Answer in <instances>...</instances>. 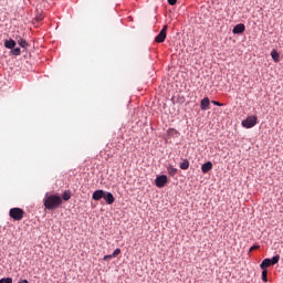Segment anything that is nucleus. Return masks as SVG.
Listing matches in <instances>:
<instances>
[{
	"label": "nucleus",
	"instance_id": "obj_1",
	"mask_svg": "<svg viewBox=\"0 0 283 283\" xmlns=\"http://www.w3.org/2000/svg\"><path fill=\"white\" fill-rule=\"evenodd\" d=\"M44 209L49 211H54V209H59L63 205V198L57 195H46L44 200Z\"/></svg>",
	"mask_w": 283,
	"mask_h": 283
},
{
	"label": "nucleus",
	"instance_id": "obj_2",
	"mask_svg": "<svg viewBox=\"0 0 283 283\" xmlns=\"http://www.w3.org/2000/svg\"><path fill=\"white\" fill-rule=\"evenodd\" d=\"M24 213L25 212L21 208H12L9 211L10 218H12V220H15V222H21V220H23Z\"/></svg>",
	"mask_w": 283,
	"mask_h": 283
},
{
	"label": "nucleus",
	"instance_id": "obj_3",
	"mask_svg": "<svg viewBox=\"0 0 283 283\" xmlns=\"http://www.w3.org/2000/svg\"><path fill=\"white\" fill-rule=\"evenodd\" d=\"M277 262H280V255H275L272 259H264L260 264V268L262 271H266L269 266H274V264H277Z\"/></svg>",
	"mask_w": 283,
	"mask_h": 283
},
{
	"label": "nucleus",
	"instance_id": "obj_4",
	"mask_svg": "<svg viewBox=\"0 0 283 283\" xmlns=\"http://www.w3.org/2000/svg\"><path fill=\"white\" fill-rule=\"evenodd\" d=\"M242 127H245V129H251V127H255L258 125V116L252 115L247 117V119H243L241 123Z\"/></svg>",
	"mask_w": 283,
	"mask_h": 283
},
{
	"label": "nucleus",
	"instance_id": "obj_5",
	"mask_svg": "<svg viewBox=\"0 0 283 283\" xmlns=\"http://www.w3.org/2000/svg\"><path fill=\"white\" fill-rule=\"evenodd\" d=\"M165 39H167V25H164L161 31L155 38L156 43H165Z\"/></svg>",
	"mask_w": 283,
	"mask_h": 283
},
{
	"label": "nucleus",
	"instance_id": "obj_6",
	"mask_svg": "<svg viewBox=\"0 0 283 283\" xmlns=\"http://www.w3.org/2000/svg\"><path fill=\"white\" fill-rule=\"evenodd\" d=\"M155 185L159 189H163V187H165L167 185V175H161V176L157 177L155 180Z\"/></svg>",
	"mask_w": 283,
	"mask_h": 283
},
{
	"label": "nucleus",
	"instance_id": "obj_7",
	"mask_svg": "<svg viewBox=\"0 0 283 283\" xmlns=\"http://www.w3.org/2000/svg\"><path fill=\"white\" fill-rule=\"evenodd\" d=\"M104 200L106 205H114V202H116V198L114 197V195L107 191L104 192Z\"/></svg>",
	"mask_w": 283,
	"mask_h": 283
},
{
	"label": "nucleus",
	"instance_id": "obj_8",
	"mask_svg": "<svg viewBox=\"0 0 283 283\" xmlns=\"http://www.w3.org/2000/svg\"><path fill=\"white\" fill-rule=\"evenodd\" d=\"M211 101H209V97H205L201 99L200 107L202 112H207V109H210L211 107Z\"/></svg>",
	"mask_w": 283,
	"mask_h": 283
},
{
	"label": "nucleus",
	"instance_id": "obj_9",
	"mask_svg": "<svg viewBox=\"0 0 283 283\" xmlns=\"http://www.w3.org/2000/svg\"><path fill=\"white\" fill-rule=\"evenodd\" d=\"M244 30H247V27H245L244 24L240 23V24H237V25L233 28L232 32H233L234 34H242V33H244Z\"/></svg>",
	"mask_w": 283,
	"mask_h": 283
},
{
	"label": "nucleus",
	"instance_id": "obj_10",
	"mask_svg": "<svg viewBox=\"0 0 283 283\" xmlns=\"http://www.w3.org/2000/svg\"><path fill=\"white\" fill-rule=\"evenodd\" d=\"M213 169V164L211 161H208L201 166L202 174H209Z\"/></svg>",
	"mask_w": 283,
	"mask_h": 283
},
{
	"label": "nucleus",
	"instance_id": "obj_11",
	"mask_svg": "<svg viewBox=\"0 0 283 283\" xmlns=\"http://www.w3.org/2000/svg\"><path fill=\"white\" fill-rule=\"evenodd\" d=\"M104 197H105V190H95L92 196L93 200H96V201L101 200Z\"/></svg>",
	"mask_w": 283,
	"mask_h": 283
},
{
	"label": "nucleus",
	"instance_id": "obj_12",
	"mask_svg": "<svg viewBox=\"0 0 283 283\" xmlns=\"http://www.w3.org/2000/svg\"><path fill=\"white\" fill-rule=\"evenodd\" d=\"M4 48H7V50H14V48H17V42L12 39L6 40Z\"/></svg>",
	"mask_w": 283,
	"mask_h": 283
},
{
	"label": "nucleus",
	"instance_id": "obj_13",
	"mask_svg": "<svg viewBox=\"0 0 283 283\" xmlns=\"http://www.w3.org/2000/svg\"><path fill=\"white\" fill-rule=\"evenodd\" d=\"M12 3V0H0V12L1 10H8V6Z\"/></svg>",
	"mask_w": 283,
	"mask_h": 283
},
{
	"label": "nucleus",
	"instance_id": "obj_14",
	"mask_svg": "<svg viewBox=\"0 0 283 283\" xmlns=\"http://www.w3.org/2000/svg\"><path fill=\"white\" fill-rule=\"evenodd\" d=\"M271 56L275 63H280V53H277V51L273 50Z\"/></svg>",
	"mask_w": 283,
	"mask_h": 283
},
{
	"label": "nucleus",
	"instance_id": "obj_15",
	"mask_svg": "<svg viewBox=\"0 0 283 283\" xmlns=\"http://www.w3.org/2000/svg\"><path fill=\"white\" fill-rule=\"evenodd\" d=\"M70 198H72V192H70V190L64 191L62 195V200L67 201Z\"/></svg>",
	"mask_w": 283,
	"mask_h": 283
},
{
	"label": "nucleus",
	"instance_id": "obj_16",
	"mask_svg": "<svg viewBox=\"0 0 283 283\" xmlns=\"http://www.w3.org/2000/svg\"><path fill=\"white\" fill-rule=\"evenodd\" d=\"M18 45H20V48H28L29 44L23 38H20L18 40Z\"/></svg>",
	"mask_w": 283,
	"mask_h": 283
},
{
	"label": "nucleus",
	"instance_id": "obj_17",
	"mask_svg": "<svg viewBox=\"0 0 283 283\" xmlns=\"http://www.w3.org/2000/svg\"><path fill=\"white\" fill-rule=\"evenodd\" d=\"M168 174L170 176H176L178 174V169L177 168H174L172 166H169L168 167Z\"/></svg>",
	"mask_w": 283,
	"mask_h": 283
},
{
	"label": "nucleus",
	"instance_id": "obj_18",
	"mask_svg": "<svg viewBox=\"0 0 283 283\" xmlns=\"http://www.w3.org/2000/svg\"><path fill=\"white\" fill-rule=\"evenodd\" d=\"M11 54H13V56H21V49L20 48H13L11 50Z\"/></svg>",
	"mask_w": 283,
	"mask_h": 283
},
{
	"label": "nucleus",
	"instance_id": "obj_19",
	"mask_svg": "<svg viewBox=\"0 0 283 283\" xmlns=\"http://www.w3.org/2000/svg\"><path fill=\"white\" fill-rule=\"evenodd\" d=\"M180 169H184V170L189 169V160L185 159V160L180 164Z\"/></svg>",
	"mask_w": 283,
	"mask_h": 283
},
{
	"label": "nucleus",
	"instance_id": "obj_20",
	"mask_svg": "<svg viewBox=\"0 0 283 283\" xmlns=\"http://www.w3.org/2000/svg\"><path fill=\"white\" fill-rule=\"evenodd\" d=\"M268 275H269V271L263 270L262 271V281L265 282V283L269 282Z\"/></svg>",
	"mask_w": 283,
	"mask_h": 283
},
{
	"label": "nucleus",
	"instance_id": "obj_21",
	"mask_svg": "<svg viewBox=\"0 0 283 283\" xmlns=\"http://www.w3.org/2000/svg\"><path fill=\"white\" fill-rule=\"evenodd\" d=\"M113 258H118V255H120V249L117 248L115 249V251L112 253Z\"/></svg>",
	"mask_w": 283,
	"mask_h": 283
},
{
	"label": "nucleus",
	"instance_id": "obj_22",
	"mask_svg": "<svg viewBox=\"0 0 283 283\" xmlns=\"http://www.w3.org/2000/svg\"><path fill=\"white\" fill-rule=\"evenodd\" d=\"M0 283H12V277L1 279Z\"/></svg>",
	"mask_w": 283,
	"mask_h": 283
},
{
	"label": "nucleus",
	"instance_id": "obj_23",
	"mask_svg": "<svg viewBox=\"0 0 283 283\" xmlns=\"http://www.w3.org/2000/svg\"><path fill=\"white\" fill-rule=\"evenodd\" d=\"M113 254H107L103 258L104 262H108V260H113Z\"/></svg>",
	"mask_w": 283,
	"mask_h": 283
},
{
	"label": "nucleus",
	"instance_id": "obj_24",
	"mask_svg": "<svg viewBox=\"0 0 283 283\" xmlns=\"http://www.w3.org/2000/svg\"><path fill=\"white\" fill-rule=\"evenodd\" d=\"M212 105H217V107H222L224 104H222L218 101H212Z\"/></svg>",
	"mask_w": 283,
	"mask_h": 283
},
{
	"label": "nucleus",
	"instance_id": "obj_25",
	"mask_svg": "<svg viewBox=\"0 0 283 283\" xmlns=\"http://www.w3.org/2000/svg\"><path fill=\"white\" fill-rule=\"evenodd\" d=\"M169 6H176L178 3V0H168Z\"/></svg>",
	"mask_w": 283,
	"mask_h": 283
},
{
	"label": "nucleus",
	"instance_id": "obj_26",
	"mask_svg": "<svg viewBox=\"0 0 283 283\" xmlns=\"http://www.w3.org/2000/svg\"><path fill=\"white\" fill-rule=\"evenodd\" d=\"M256 249H260V245H253L250 248V251H255Z\"/></svg>",
	"mask_w": 283,
	"mask_h": 283
},
{
	"label": "nucleus",
	"instance_id": "obj_27",
	"mask_svg": "<svg viewBox=\"0 0 283 283\" xmlns=\"http://www.w3.org/2000/svg\"><path fill=\"white\" fill-rule=\"evenodd\" d=\"M35 21H43V15L35 17Z\"/></svg>",
	"mask_w": 283,
	"mask_h": 283
},
{
	"label": "nucleus",
	"instance_id": "obj_28",
	"mask_svg": "<svg viewBox=\"0 0 283 283\" xmlns=\"http://www.w3.org/2000/svg\"><path fill=\"white\" fill-rule=\"evenodd\" d=\"M18 283H30V282H28V280H23V281H20Z\"/></svg>",
	"mask_w": 283,
	"mask_h": 283
}]
</instances>
